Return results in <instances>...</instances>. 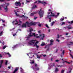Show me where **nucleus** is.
<instances>
[{"mask_svg": "<svg viewBox=\"0 0 73 73\" xmlns=\"http://www.w3.org/2000/svg\"><path fill=\"white\" fill-rule=\"evenodd\" d=\"M44 13V11H42L41 10V9H40V11L38 12V14L40 16V18H41V17H43Z\"/></svg>", "mask_w": 73, "mask_h": 73, "instance_id": "obj_1", "label": "nucleus"}, {"mask_svg": "<svg viewBox=\"0 0 73 73\" xmlns=\"http://www.w3.org/2000/svg\"><path fill=\"white\" fill-rule=\"evenodd\" d=\"M51 15H47L48 18H49H49H50V17H51V16H52V17H55L57 18V17L58 16V15H55V14H54V13H52V11H51Z\"/></svg>", "mask_w": 73, "mask_h": 73, "instance_id": "obj_2", "label": "nucleus"}, {"mask_svg": "<svg viewBox=\"0 0 73 73\" xmlns=\"http://www.w3.org/2000/svg\"><path fill=\"white\" fill-rule=\"evenodd\" d=\"M35 41H36V40H31L29 41V42H28V44H29V45H32L33 44H35Z\"/></svg>", "mask_w": 73, "mask_h": 73, "instance_id": "obj_3", "label": "nucleus"}, {"mask_svg": "<svg viewBox=\"0 0 73 73\" xmlns=\"http://www.w3.org/2000/svg\"><path fill=\"white\" fill-rule=\"evenodd\" d=\"M15 4L18 7L19 6H20V7L21 6V3L20 2H17L16 1L15 3Z\"/></svg>", "mask_w": 73, "mask_h": 73, "instance_id": "obj_4", "label": "nucleus"}, {"mask_svg": "<svg viewBox=\"0 0 73 73\" xmlns=\"http://www.w3.org/2000/svg\"><path fill=\"white\" fill-rule=\"evenodd\" d=\"M44 48L45 49H46V48H47L46 51V52L49 51V45H48L46 46H45L44 47Z\"/></svg>", "mask_w": 73, "mask_h": 73, "instance_id": "obj_5", "label": "nucleus"}, {"mask_svg": "<svg viewBox=\"0 0 73 73\" xmlns=\"http://www.w3.org/2000/svg\"><path fill=\"white\" fill-rule=\"evenodd\" d=\"M25 24H27V26L28 27H30V26H31V22L29 23L28 22H26L25 23Z\"/></svg>", "mask_w": 73, "mask_h": 73, "instance_id": "obj_6", "label": "nucleus"}, {"mask_svg": "<svg viewBox=\"0 0 73 73\" xmlns=\"http://www.w3.org/2000/svg\"><path fill=\"white\" fill-rule=\"evenodd\" d=\"M54 42V40L53 39H51L50 40V44H48V45H52L53 44V42Z\"/></svg>", "mask_w": 73, "mask_h": 73, "instance_id": "obj_7", "label": "nucleus"}, {"mask_svg": "<svg viewBox=\"0 0 73 73\" xmlns=\"http://www.w3.org/2000/svg\"><path fill=\"white\" fill-rule=\"evenodd\" d=\"M28 36L26 37V38H30L31 37H32L33 35H32V32H30L29 34L28 35Z\"/></svg>", "mask_w": 73, "mask_h": 73, "instance_id": "obj_8", "label": "nucleus"}, {"mask_svg": "<svg viewBox=\"0 0 73 73\" xmlns=\"http://www.w3.org/2000/svg\"><path fill=\"white\" fill-rule=\"evenodd\" d=\"M38 3H41V4H47V3L45 2H44L43 1H41L40 0L38 1Z\"/></svg>", "mask_w": 73, "mask_h": 73, "instance_id": "obj_9", "label": "nucleus"}, {"mask_svg": "<svg viewBox=\"0 0 73 73\" xmlns=\"http://www.w3.org/2000/svg\"><path fill=\"white\" fill-rule=\"evenodd\" d=\"M21 27L22 28H24V27H25V28H27V25H26V24H23L22 25Z\"/></svg>", "mask_w": 73, "mask_h": 73, "instance_id": "obj_10", "label": "nucleus"}, {"mask_svg": "<svg viewBox=\"0 0 73 73\" xmlns=\"http://www.w3.org/2000/svg\"><path fill=\"white\" fill-rule=\"evenodd\" d=\"M33 70H39V68H35L34 67H33Z\"/></svg>", "mask_w": 73, "mask_h": 73, "instance_id": "obj_11", "label": "nucleus"}, {"mask_svg": "<svg viewBox=\"0 0 73 73\" xmlns=\"http://www.w3.org/2000/svg\"><path fill=\"white\" fill-rule=\"evenodd\" d=\"M31 25H36V24H37V23H38L39 24H40V23H32V22H31Z\"/></svg>", "mask_w": 73, "mask_h": 73, "instance_id": "obj_12", "label": "nucleus"}, {"mask_svg": "<svg viewBox=\"0 0 73 73\" xmlns=\"http://www.w3.org/2000/svg\"><path fill=\"white\" fill-rule=\"evenodd\" d=\"M4 9L5 10V12H8V9L7 7V6H6V7L4 8Z\"/></svg>", "mask_w": 73, "mask_h": 73, "instance_id": "obj_13", "label": "nucleus"}, {"mask_svg": "<svg viewBox=\"0 0 73 73\" xmlns=\"http://www.w3.org/2000/svg\"><path fill=\"white\" fill-rule=\"evenodd\" d=\"M19 70V68H16L15 69V70H14V71L13 72V73H15L18 70Z\"/></svg>", "mask_w": 73, "mask_h": 73, "instance_id": "obj_14", "label": "nucleus"}, {"mask_svg": "<svg viewBox=\"0 0 73 73\" xmlns=\"http://www.w3.org/2000/svg\"><path fill=\"white\" fill-rule=\"evenodd\" d=\"M44 35V34H43L42 35H40V37H41L42 38H44V37H45V36Z\"/></svg>", "mask_w": 73, "mask_h": 73, "instance_id": "obj_15", "label": "nucleus"}, {"mask_svg": "<svg viewBox=\"0 0 73 73\" xmlns=\"http://www.w3.org/2000/svg\"><path fill=\"white\" fill-rule=\"evenodd\" d=\"M5 5H4V4L0 5V10H2V9H1V7H3V8H4Z\"/></svg>", "mask_w": 73, "mask_h": 73, "instance_id": "obj_16", "label": "nucleus"}, {"mask_svg": "<svg viewBox=\"0 0 73 73\" xmlns=\"http://www.w3.org/2000/svg\"><path fill=\"white\" fill-rule=\"evenodd\" d=\"M69 43L71 44H67V45L69 46V45H73V42H69Z\"/></svg>", "mask_w": 73, "mask_h": 73, "instance_id": "obj_17", "label": "nucleus"}, {"mask_svg": "<svg viewBox=\"0 0 73 73\" xmlns=\"http://www.w3.org/2000/svg\"><path fill=\"white\" fill-rule=\"evenodd\" d=\"M36 14V13H31V14L30 15L31 16H34V14Z\"/></svg>", "mask_w": 73, "mask_h": 73, "instance_id": "obj_18", "label": "nucleus"}, {"mask_svg": "<svg viewBox=\"0 0 73 73\" xmlns=\"http://www.w3.org/2000/svg\"><path fill=\"white\" fill-rule=\"evenodd\" d=\"M33 46H36L37 48H39V46H38V45L37 44H34Z\"/></svg>", "mask_w": 73, "mask_h": 73, "instance_id": "obj_19", "label": "nucleus"}, {"mask_svg": "<svg viewBox=\"0 0 73 73\" xmlns=\"http://www.w3.org/2000/svg\"><path fill=\"white\" fill-rule=\"evenodd\" d=\"M58 71V68H56L55 69V72L57 73Z\"/></svg>", "mask_w": 73, "mask_h": 73, "instance_id": "obj_20", "label": "nucleus"}, {"mask_svg": "<svg viewBox=\"0 0 73 73\" xmlns=\"http://www.w3.org/2000/svg\"><path fill=\"white\" fill-rule=\"evenodd\" d=\"M29 31L30 32H32V31H33V29L31 27L29 28Z\"/></svg>", "mask_w": 73, "mask_h": 73, "instance_id": "obj_21", "label": "nucleus"}, {"mask_svg": "<svg viewBox=\"0 0 73 73\" xmlns=\"http://www.w3.org/2000/svg\"><path fill=\"white\" fill-rule=\"evenodd\" d=\"M33 36H34V37H36V36H37V35H38V34H36V35H35V33H33Z\"/></svg>", "mask_w": 73, "mask_h": 73, "instance_id": "obj_22", "label": "nucleus"}, {"mask_svg": "<svg viewBox=\"0 0 73 73\" xmlns=\"http://www.w3.org/2000/svg\"><path fill=\"white\" fill-rule=\"evenodd\" d=\"M3 60H1L0 61V63H1L0 65H2V64H3Z\"/></svg>", "mask_w": 73, "mask_h": 73, "instance_id": "obj_23", "label": "nucleus"}, {"mask_svg": "<svg viewBox=\"0 0 73 73\" xmlns=\"http://www.w3.org/2000/svg\"><path fill=\"white\" fill-rule=\"evenodd\" d=\"M30 61H32V62H31V64H34L35 63L34 60H31Z\"/></svg>", "mask_w": 73, "mask_h": 73, "instance_id": "obj_24", "label": "nucleus"}, {"mask_svg": "<svg viewBox=\"0 0 73 73\" xmlns=\"http://www.w3.org/2000/svg\"><path fill=\"white\" fill-rule=\"evenodd\" d=\"M65 53V50H63L62 52V54L63 56H64V54Z\"/></svg>", "mask_w": 73, "mask_h": 73, "instance_id": "obj_25", "label": "nucleus"}, {"mask_svg": "<svg viewBox=\"0 0 73 73\" xmlns=\"http://www.w3.org/2000/svg\"><path fill=\"white\" fill-rule=\"evenodd\" d=\"M45 45V43L44 42L42 43V44H41V46H44V45Z\"/></svg>", "mask_w": 73, "mask_h": 73, "instance_id": "obj_26", "label": "nucleus"}, {"mask_svg": "<svg viewBox=\"0 0 73 73\" xmlns=\"http://www.w3.org/2000/svg\"><path fill=\"white\" fill-rule=\"evenodd\" d=\"M57 37L56 38H60V35H59V34H58L57 35Z\"/></svg>", "mask_w": 73, "mask_h": 73, "instance_id": "obj_27", "label": "nucleus"}, {"mask_svg": "<svg viewBox=\"0 0 73 73\" xmlns=\"http://www.w3.org/2000/svg\"><path fill=\"white\" fill-rule=\"evenodd\" d=\"M54 23H55V22H54V21H53L51 23V26H53Z\"/></svg>", "mask_w": 73, "mask_h": 73, "instance_id": "obj_28", "label": "nucleus"}, {"mask_svg": "<svg viewBox=\"0 0 73 73\" xmlns=\"http://www.w3.org/2000/svg\"><path fill=\"white\" fill-rule=\"evenodd\" d=\"M45 26L47 28H49V26H48V24L46 25Z\"/></svg>", "mask_w": 73, "mask_h": 73, "instance_id": "obj_29", "label": "nucleus"}, {"mask_svg": "<svg viewBox=\"0 0 73 73\" xmlns=\"http://www.w3.org/2000/svg\"><path fill=\"white\" fill-rule=\"evenodd\" d=\"M68 29H72V27H67Z\"/></svg>", "mask_w": 73, "mask_h": 73, "instance_id": "obj_30", "label": "nucleus"}, {"mask_svg": "<svg viewBox=\"0 0 73 73\" xmlns=\"http://www.w3.org/2000/svg\"><path fill=\"white\" fill-rule=\"evenodd\" d=\"M0 43H2V44H3V45H4V42L3 41V42H1V41H0Z\"/></svg>", "mask_w": 73, "mask_h": 73, "instance_id": "obj_31", "label": "nucleus"}, {"mask_svg": "<svg viewBox=\"0 0 73 73\" xmlns=\"http://www.w3.org/2000/svg\"><path fill=\"white\" fill-rule=\"evenodd\" d=\"M40 57H41V55L40 56H39L38 55H37V58H40Z\"/></svg>", "mask_w": 73, "mask_h": 73, "instance_id": "obj_32", "label": "nucleus"}, {"mask_svg": "<svg viewBox=\"0 0 73 73\" xmlns=\"http://www.w3.org/2000/svg\"><path fill=\"white\" fill-rule=\"evenodd\" d=\"M15 14H16V16H19V15H18L17 12H15Z\"/></svg>", "mask_w": 73, "mask_h": 73, "instance_id": "obj_33", "label": "nucleus"}, {"mask_svg": "<svg viewBox=\"0 0 73 73\" xmlns=\"http://www.w3.org/2000/svg\"><path fill=\"white\" fill-rule=\"evenodd\" d=\"M37 7V6L36 5H35L33 6V8H36Z\"/></svg>", "mask_w": 73, "mask_h": 73, "instance_id": "obj_34", "label": "nucleus"}, {"mask_svg": "<svg viewBox=\"0 0 73 73\" xmlns=\"http://www.w3.org/2000/svg\"><path fill=\"white\" fill-rule=\"evenodd\" d=\"M20 17H24L25 18V16L23 15H22L21 16H20Z\"/></svg>", "mask_w": 73, "mask_h": 73, "instance_id": "obj_35", "label": "nucleus"}, {"mask_svg": "<svg viewBox=\"0 0 73 73\" xmlns=\"http://www.w3.org/2000/svg\"><path fill=\"white\" fill-rule=\"evenodd\" d=\"M57 66L58 67H62V66H62V65H58Z\"/></svg>", "mask_w": 73, "mask_h": 73, "instance_id": "obj_36", "label": "nucleus"}, {"mask_svg": "<svg viewBox=\"0 0 73 73\" xmlns=\"http://www.w3.org/2000/svg\"><path fill=\"white\" fill-rule=\"evenodd\" d=\"M55 64L54 63H53L52 65L51 66V67H52L53 66H54Z\"/></svg>", "mask_w": 73, "mask_h": 73, "instance_id": "obj_37", "label": "nucleus"}, {"mask_svg": "<svg viewBox=\"0 0 73 73\" xmlns=\"http://www.w3.org/2000/svg\"><path fill=\"white\" fill-rule=\"evenodd\" d=\"M6 47H7V46H4L3 47V49H5V48H6Z\"/></svg>", "mask_w": 73, "mask_h": 73, "instance_id": "obj_38", "label": "nucleus"}, {"mask_svg": "<svg viewBox=\"0 0 73 73\" xmlns=\"http://www.w3.org/2000/svg\"><path fill=\"white\" fill-rule=\"evenodd\" d=\"M7 54H8L9 55V57H11V54H10L9 53H7Z\"/></svg>", "mask_w": 73, "mask_h": 73, "instance_id": "obj_39", "label": "nucleus"}, {"mask_svg": "<svg viewBox=\"0 0 73 73\" xmlns=\"http://www.w3.org/2000/svg\"><path fill=\"white\" fill-rule=\"evenodd\" d=\"M3 31H1L0 33V36H2V34H3Z\"/></svg>", "mask_w": 73, "mask_h": 73, "instance_id": "obj_40", "label": "nucleus"}, {"mask_svg": "<svg viewBox=\"0 0 73 73\" xmlns=\"http://www.w3.org/2000/svg\"><path fill=\"white\" fill-rule=\"evenodd\" d=\"M49 22H51V21H52V19H51V18H49Z\"/></svg>", "mask_w": 73, "mask_h": 73, "instance_id": "obj_41", "label": "nucleus"}, {"mask_svg": "<svg viewBox=\"0 0 73 73\" xmlns=\"http://www.w3.org/2000/svg\"><path fill=\"white\" fill-rule=\"evenodd\" d=\"M64 20V18H63L62 19H60V21H63V20Z\"/></svg>", "mask_w": 73, "mask_h": 73, "instance_id": "obj_42", "label": "nucleus"}, {"mask_svg": "<svg viewBox=\"0 0 73 73\" xmlns=\"http://www.w3.org/2000/svg\"><path fill=\"white\" fill-rule=\"evenodd\" d=\"M41 24H38V25L39 27H41Z\"/></svg>", "mask_w": 73, "mask_h": 73, "instance_id": "obj_43", "label": "nucleus"}, {"mask_svg": "<svg viewBox=\"0 0 73 73\" xmlns=\"http://www.w3.org/2000/svg\"><path fill=\"white\" fill-rule=\"evenodd\" d=\"M35 67H37V66H37V64H36V63L35 64Z\"/></svg>", "mask_w": 73, "mask_h": 73, "instance_id": "obj_44", "label": "nucleus"}, {"mask_svg": "<svg viewBox=\"0 0 73 73\" xmlns=\"http://www.w3.org/2000/svg\"><path fill=\"white\" fill-rule=\"evenodd\" d=\"M64 70H62L61 71V73H64Z\"/></svg>", "mask_w": 73, "mask_h": 73, "instance_id": "obj_45", "label": "nucleus"}, {"mask_svg": "<svg viewBox=\"0 0 73 73\" xmlns=\"http://www.w3.org/2000/svg\"><path fill=\"white\" fill-rule=\"evenodd\" d=\"M4 0H0V2H4Z\"/></svg>", "mask_w": 73, "mask_h": 73, "instance_id": "obj_46", "label": "nucleus"}, {"mask_svg": "<svg viewBox=\"0 0 73 73\" xmlns=\"http://www.w3.org/2000/svg\"><path fill=\"white\" fill-rule=\"evenodd\" d=\"M36 19H37V17H34V20H36Z\"/></svg>", "mask_w": 73, "mask_h": 73, "instance_id": "obj_47", "label": "nucleus"}, {"mask_svg": "<svg viewBox=\"0 0 73 73\" xmlns=\"http://www.w3.org/2000/svg\"><path fill=\"white\" fill-rule=\"evenodd\" d=\"M56 41L58 42H60V40L58 39H56Z\"/></svg>", "mask_w": 73, "mask_h": 73, "instance_id": "obj_48", "label": "nucleus"}, {"mask_svg": "<svg viewBox=\"0 0 73 73\" xmlns=\"http://www.w3.org/2000/svg\"><path fill=\"white\" fill-rule=\"evenodd\" d=\"M19 24V22H17L16 23H15V25H17V24Z\"/></svg>", "mask_w": 73, "mask_h": 73, "instance_id": "obj_49", "label": "nucleus"}, {"mask_svg": "<svg viewBox=\"0 0 73 73\" xmlns=\"http://www.w3.org/2000/svg\"><path fill=\"white\" fill-rule=\"evenodd\" d=\"M7 63H8V61H6L5 63V64L6 65H7Z\"/></svg>", "mask_w": 73, "mask_h": 73, "instance_id": "obj_50", "label": "nucleus"}, {"mask_svg": "<svg viewBox=\"0 0 73 73\" xmlns=\"http://www.w3.org/2000/svg\"><path fill=\"white\" fill-rule=\"evenodd\" d=\"M13 36H16V34L15 33L14 34H13Z\"/></svg>", "mask_w": 73, "mask_h": 73, "instance_id": "obj_51", "label": "nucleus"}, {"mask_svg": "<svg viewBox=\"0 0 73 73\" xmlns=\"http://www.w3.org/2000/svg\"><path fill=\"white\" fill-rule=\"evenodd\" d=\"M65 22H62V24L61 25H62L63 24H65Z\"/></svg>", "mask_w": 73, "mask_h": 73, "instance_id": "obj_52", "label": "nucleus"}, {"mask_svg": "<svg viewBox=\"0 0 73 73\" xmlns=\"http://www.w3.org/2000/svg\"><path fill=\"white\" fill-rule=\"evenodd\" d=\"M70 54V56H71V57L72 58H73V56L72 55V54Z\"/></svg>", "mask_w": 73, "mask_h": 73, "instance_id": "obj_53", "label": "nucleus"}, {"mask_svg": "<svg viewBox=\"0 0 73 73\" xmlns=\"http://www.w3.org/2000/svg\"><path fill=\"white\" fill-rule=\"evenodd\" d=\"M38 43V41H37L35 43V44H37Z\"/></svg>", "mask_w": 73, "mask_h": 73, "instance_id": "obj_54", "label": "nucleus"}, {"mask_svg": "<svg viewBox=\"0 0 73 73\" xmlns=\"http://www.w3.org/2000/svg\"><path fill=\"white\" fill-rule=\"evenodd\" d=\"M56 62H58V61H59V60H55Z\"/></svg>", "mask_w": 73, "mask_h": 73, "instance_id": "obj_55", "label": "nucleus"}, {"mask_svg": "<svg viewBox=\"0 0 73 73\" xmlns=\"http://www.w3.org/2000/svg\"><path fill=\"white\" fill-rule=\"evenodd\" d=\"M26 3H29V1L27 0H26Z\"/></svg>", "mask_w": 73, "mask_h": 73, "instance_id": "obj_56", "label": "nucleus"}, {"mask_svg": "<svg viewBox=\"0 0 73 73\" xmlns=\"http://www.w3.org/2000/svg\"><path fill=\"white\" fill-rule=\"evenodd\" d=\"M15 21H13L12 22V23H13V25L14 24V23H15Z\"/></svg>", "mask_w": 73, "mask_h": 73, "instance_id": "obj_57", "label": "nucleus"}, {"mask_svg": "<svg viewBox=\"0 0 73 73\" xmlns=\"http://www.w3.org/2000/svg\"><path fill=\"white\" fill-rule=\"evenodd\" d=\"M70 70L69 71V72L70 73V72H71V70H72V68H70Z\"/></svg>", "mask_w": 73, "mask_h": 73, "instance_id": "obj_58", "label": "nucleus"}, {"mask_svg": "<svg viewBox=\"0 0 73 73\" xmlns=\"http://www.w3.org/2000/svg\"><path fill=\"white\" fill-rule=\"evenodd\" d=\"M19 23H22V22H21V21H20V20H19Z\"/></svg>", "mask_w": 73, "mask_h": 73, "instance_id": "obj_59", "label": "nucleus"}, {"mask_svg": "<svg viewBox=\"0 0 73 73\" xmlns=\"http://www.w3.org/2000/svg\"><path fill=\"white\" fill-rule=\"evenodd\" d=\"M51 12H49L48 13V15H49V14H50V13H51Z\"/></svg>", "mask_w": 73, "mask_h": 73, "instance_id": "obj_60", "label": "nucleus"}, {"mask_svg": "<svg viewBox=\"0 0 73 73\" xmlns=\"http://www.w3.org/2000/svg\"><path fill=\"white\" fill-rule=\"evenodd\" d=\"M61 38L63 40H64V39H65V38L63 37H62Z\"/></svg>", "mask_w": 73, "mask_h": 73, "instance_id": "obj_61", "label": "nucleus"}, {"mask_svg": "<svg viewBox=\"0 0 73 73\" xmlns=\"http://www.w3.org/2000/svg\"><path fill=\"white\" fill-rule=\"evenodd\" d=\"M73 21H71V24H73Z\"/></svg>", "mask_w": 73, "mask_h": 73, "instance_id": "obj_62", "label": "nucleus"}, {"mask_svg": "<svg viewBox=\"0 0 73 73\" xmlns=\"http://www.w3.org/2000/svg\"><path fill=\"white\" fill-rule=\"evenodd\" d=\"M40 40H44V38H42L40 39Z\"/></svg>", "mask_w": 73, "mask_h": 73, "instance_id": "obj_63", "label": "nucleus"}, {"mask_svg": "<svg viewBox=\"0 0 73 73\" xmlns=\"http://www.w3.org/2000/svg\"><path fill=\"white\" fill-rule=\"evenodd\" d=\"M68 35V33H66V36H67V35Z\"/></svg>", "mask_w": 73, "mask_h": 73, "instance_id": "obj_64", "label": "nucleus"}]
</instances>
